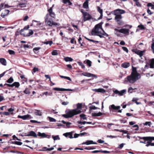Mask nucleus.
Here are the masks:
<instances>
[{
	"instance_id": "obj_14",
	"label": "nucleus",
	"mask_w": 154,
	"mask_h": 154,
	"mask_svg": "<svg viewBox=\"0 0 154 154\" xmlns=\"http://www.w3.org/2000/svg\"><path fill=\"white\" fill-rule=\"evenodd\" d=\"M74 131H71L69 132H67L63 134V135L66 137H69L70 139L73 138L72 134L74 133Z\"/></svg>"
},
{
	"instance_id": "obj_43",
	"label": "nucleus",
	"mask_w": 154,
	"mask_h": 154,
	"mask_svg": "<svg viewBox=\"0 0 154 154\" xmlns=\"http://www.w3.org/2000/svg\"><path fill=\"white\" fill-rule=\"evenodd\" d=\"M20 8H24L26 7V5L25 3H19L18 5V7Z\"/></svg>"
},
{
	"instance_id": "obj_47",
	"label": "nucleus",
	"mask_w": 154,
	"mask_h": 154,
	"mask_svg": "<svg viewBox=\"0 0 154 154\" xmlns=\"http://www.w3.org/2000/svg\"><path fill=\"white\" fill-rule=\"evenodd\" d=\"M102 30L103 32H101V34L103 35V36H105L106 37L108 36L109 35L108 34H107L103 30V29H101Z\"/></svg>"
},
{
	"instance_id": "obj_4",
	"label": "nucleus",
	"mask_w": 154,
	"mask_h": 154,
	"mask_svg": "<svg viewBox=\"0 0 154 154\" xmlns=\"http://www.w3.org/2000/svg\"><path fill=\"white\" fill-rule=\"evenodd\" d=\"M68 117L69 118H71L73 116L80 113L81 112V111H77V109H72L67 111Z\"/></svg>"
},
{
	"instance_id": "obj_49",
	"label": "nucleus",
	"mask_w": 154,
	"mask_h": 154,
	"mask_svg": "<svg viewBox=\"0 0 154 154\" xmlns=\"http://www.w3.org/2000/svg\"><path fill=\"white\" fill-rule=\"evenodd\" d=\"M60 77L62 78H64L69 81H71V79L69 77L65 76L62 75H60Z\"/></svg>"
},
{
	"instance_id": "obj_51",
	"label": "nucleus",
	"mask_w": 154,
	"mask_h": 154,
	"mask_svg": "<svg viewBox=\"0 0 154 154\" xmlns=\"http://www.w3.org/2000/svg\"><path fill=\"white\" fill-rule=\"evenodd\" d=\"M56 110H54L53 109H51L49 110V112L51 114V113H53L54 114H57L58 113L57 112H55Z\"/></svg>"
},
{
	"instance_id": "obj_40",
	"label": "nucleus",
	"mask_w": 154,
	"mask_h": 154,
	"mask_svg": "<svg viewBox=\"0 0 154 154\" xmlns=\"http://www.w3.org/2000/svg\"><path fill=\"white\" fill-rule=\"evenodd\" d=\"M96 149L95 146H89L88 147H85L84 148V149L87 150H91Z\"/></svg>"
},
{
	"instance_id": "obj_19",
	"label": "nucleus",
	"mask_w": 154,
	"mask_h": 154,
	"mask_svg": "<svg viewBox=\"0 0 154 154\" xmlns=\"http://www.w3.org/2000/svg\"><path fill=\"white\" fill-rule=\"evenodd\" d=\"M28 136H32L34 137H37V135L33 131H31L28 132V134L26 135Z\"/></svg>"
},
{
	"instance_id": "obj_7",
	"label": "nucleus",
	"mask_w": 154,
	"mask_h": 154,
	"mask_svg": "<svg viewBox=\"0 0 154 154\" xmlns=\"http://www.w3.org/2000/svg\"><path fill=\"white\" fill-rule=\"evenodd\" d=\"M120 108V106H116L114 104H112L109 107L110 111L112 112H114V110H119Z\"/></svg>"
},
{
	"instance_id": "obj_50",
	"label": "nucleus",
	"mask_w": 154,
	"mask_h": 154,
	"mask_svg": "<svg viewBox=\"0 0 154 154\" xmlns=\"http://www.w3.org/2000/svg\"><path fill=\"white\" fill-rule=\"evenodd\" d=\"M23 92L26 94H29L30 92L28 88H26V89L23 91Z\"/></svg>"
},
{
	"instance_id": "obj_54",
	"label": "nucleus",
	"mask_w": 154,
	"mask_h": 154,
	"mask_svg": "<svg viewBox=\"0 0 154 154\" xmlns=\"http://www.w3.org/2000/svg\"><path fill=\"white\" fill-rule=\"evenodd\" d=\"M97 11L100 13V14H103V10L99 6L97 7Z\"/></svg>"
},
{
	"instance_id": "obj_20",
	"label": "nucleus",
	"mask_w": 154,
	"mask_h": 154,
	"mask_svg": "<svg viewBox=\"0 0 154 154\" xmlns=\"http://www.w3.org/2000/svg\"><path fill=\"white\" fill-rule=\"evenodd\" d=\"M9 12L10 11L9 10L5 9L2 13L1 16L3 18H4L5 16L8 15Z\"/></svg>"
},
{
	"instance_id": "obj_11",
	"label": "nucleus",
	"mask_w": 154,
	"mask_h": 154,
	"mask_svg": "<svg viewBox=\"0 0 154 154\" xmlns=\"http://www.w3.org/2000/svg\"><path fill=\"white\" fill-rule=\"evenodd\" d=\"M53 90L54 91H72V90L71 89H65L63 88H53Z\"/></svg>"
},
{
	"instance_id": "obj_1",
	"label": "nucleus",
	"mask_w": 154,
	"mask_h": 154,
	"mask_svg": "<svg viewBox=\"0 0 154 154\" xmlns=\"http://www.w3.org/2000/svg\"><path fill=\"white\" fill-rule=\"evenodd\" d=\"M125 12V10L119 9H117L113 11V14L115 15L114 19L118 25L122 26L124 24V23L122 20V17L121 14Z\"/></svg>"
},
{
	"instance_id": "obj_3",
	"label": "nucleus",
	"mask_w": 154,
	"mask_h": 154,
	"mask_svg": "<svg viewBox=\"0 0 154 154\" xmlns=\"http://www.w3.org/2000/svg\"><path fill=\"white\" fill-rule=\"evenodd\" d=\"M138 76L135 75H132V74L129 75L125 79V80L127 79L130 83L131 84H133L138 79Z\"/></svg>"
},
{
	"instance_id": "obj_59",
	"label": "nucleus",
	"mask_w": 154,
	"mask_h": 154,
	"mask_svg": "<svg viewBox=\"0 0 154 154\" xmlns=\"http://www.w3.org/2000/svg\"><path fill=\"white\" fill-rule=\"evenodd\" d=\"M136 5L138 7H141L142 5L141 3L138 1L135 2Z\"/></svg>"
},
{
	"instance_id": "obj_18",
	"label": "nucleus",
	"mask_w": 154,
	"mask_h": 154,
	"mask_svg": "<svg viewBox=\"0 0 154 154\" xmlns=\"http://www.w3.org/2000/svg\"><path fill=\"white\" fill-rule=\"evenodd\" d=\"M126 90H123L121 91H120L116 90L114 91V92L116 94H118L120 96H122L126 92Z\"/></svg>"
},
{
	"instance_id": "obj_31",
	"label": "nucleus",
	"mask_w": 154,
	"mask_h": 154,
	"mask_svg": "<svg viewBox=\"0 0 154 154\" xmlns=\"http://www.w3.org/2000/svg\"><path fill=\"white\" fill-rule=\"evenodd\" d=\"M149 66L150 68H154V59H152L151 60Z\"/></svg>"
},
{
	"instance_id": "obj_25",
	"label": "nucleus",
	"mask_w": 154,
	"mask_h": 154,
	"mask_svg": "<svg viewBox=\"0 0 154 154\" xmlns=\"http://www.w3.org/2000/svg\"><path fill=\"white\" fill-rule=\"evenodd\" d=\"M130 66V64L128 62H125L122 63L121 66L123 68H126L129 67Z\"/></svg>"
},
{
	"instance_id": "obj_32",
	"label": "nucleus",
	"mask_w": 154,
	"mask_h": 154,
	"mask_svg": "<svg viewBox=\"0 0 154 154\" xmlns=\"http://www.w3.org/2000/svg\"><path fill=\"white\" fill-rule=\"evenodd\" d=\"M115 30V34L117 35L118 36H119L120 35V32H119V29H114Z\"/></svg>"
},
{
	"instance_id": "obj_38",
	"label": "nucleus",
	"mask_w": 154,
	"mask_h": 154,
	"mask_svg": "<svg viewBox=\"0 0 154 154\" xmlns=\"http://www.w3.org/2000/svg\"><path fill=\"white\" fill-rule=\"evenodd\" d=\"M14 81V79L12 77H10L8 80L6 81L7 83H11Z\"/></svg>"
},
{
	"instance_id": "obj_60",
	"label": "nucleus",
	"mask_w": 154,
	"mask_h": 154,
	"mask_svg": "<svg viewBox=\"0 0 154 154\" xmlns=\"http://www.w3.org/2000/svg\"><path fill=\"white\" fill-rule=\"evenodd\" d=\"M74 42L75 43V44H76V42L75 41V38H72L70 41V42L72 44H73L74 43Z\"/></svg>"
},
{
	"instance_id": "obj_34",
	"label": "nucleus",
	"mask_w": 154,
	"mask_h": 154,
	"mask_svg": "<svg viewBox=\"0 0 154 154\" xmlns=\"http://www.w3.org/2000/svg\"><path fill=\"white\" fill-rule=\"evenodd\" d=\"M64 60L66 62L68 61H72L73 60V59L70 57H66L64 58Z\"/></svg>"
},
{
	"instance_id": "obj_64",
	"label": "nucleus",
	"mask_w": 154,
	"mask_h": 154,
	"mask_svg": "<svg viewBox=\"0 0 154 154\" xmlns=\"http://www.w3.org/2000/svg\"><path fill=\"white\" fill-rule=\"evenodd\" d=\"M134 89L131 87H130L128 89V92L130 93H132V91Z\"/></svg>"
},
{
	"instance_id": "obj_10",
	"label": "nucleus",
	"mask_w": 154,
	"mask_h": 154,
	"mask_svg": "<svg viewBox=\"0 0 154 154\" xmlns=\"http://www.w3.org/2000/svg\"><path fill=\"white\" fill-rule=\"evenodd\" d=\"M83 17L84 21L90 20L91 18V15L87 12L85 13V14L83 15Z\"/></svg>"
},
{
	"instance_id": "obj_13",
	"label": "nucleus",
	"mask_w": 154,
	"mask_h": 154,
	"mask_svg": "<svg viewBox=\"0 0 154 154\" xmlns=\"http://www.w3.org/2000/svg\"><path fill=\"white\" fill-rule=\"evenodd\" d=\"M119 32H120V33L127 35L129 34V30L128 29L125 28L122 29H119Z\"/></svg>"
},
{
	"instance_id": "obj_53",
	"label": "nucleus",
	"mask_w": 154,
	"mask_h": 154,
	"mask_svg": "<svg viewBox=\"0 0 154 154\" xmlns=\"http://www.w3.org/2000/svg\"><path fill=\"white\" fill-rule=\"evenodd\" d=\"M80 117L82 119H86L87 118L86 117V116L84 114H82L80 115Z\"/></svg>"
},
{
	"instance_id": "obj_30",
	"label": "nucleus",
	"mask_w": 154,
	"mask_h": 154,
	"mask_svg": "<svg viewBox=\"0 0 154 154\" xmlns=\"http://www.w3.org/2000/svg\"><path fill=\"white\" fill-rule=\"evenodd\" d=\"M82 104L78 103L77 104V108L75 109H77V111H81L82 108Z\"/></svg>"
},
{
	"instance_id": "obj_56",
	"label": "nucleus",
	"mask_w": 154,
	"mask_h": 154,
	"mask_svg": "<svg viewBox=\"0 0 154 154\" xmlns=\"http://www.w3.org/2000/svg\"><path fill=\"white\" fill-rule=\"evenodd\" d=\"M89 109L90 110H92V109L95 110V109H98V108L97 107H96L95 106H93V105L92 106H90L89 107Z\"/></svg>"
},
{
	"instance_id": "obj_42",
	"label": "nucleus",
	"mask_w": 154,
	"mask_h": 154,
	"mask_svg": "<svg viewBox=\"0 0 154 154\" xmlns=\"http://www.w3.org/2000/svg\"><path fill=\"white\" fill-rule=\"evenodd\" d=\"M147 7H151V9H154V4H152L151 3H148L147 5Z\"/></svg>"
},
{
	"instance_id": "obj_24",
	"label": "nucleus",
	"mask_w": 154,
	"mask_h": 154,
	"mask_svg": "<svg viewBox=\"0 0 154 154\" xmlns=\"http://www.w3.org/2000/svg\"><path fill=\"white\" fill-rule=\"evenodd\" d=\"M11 87H13L15 86L16 88H18L20 86V83L17 82H15L11 85Z\"/></svg>"
},
{
	"instance_id": "obj_12",
	"label": "nucleus",
	"mask_w": 154,
	"mask_h": 154,
	"mask_svg": "<svg viewBox=\"0 0 154 154\" xmlns=\"http://www.w3.org/2000/svg\"><path fill=\"white\" fill-rule=\"evenodd\" d=\"M18 118L21 119L23 120H25L29 119H31L32 118V117H31L28 114L25 115L23 116L19 115L18 116Z\"/></svg>"
},
{
	"instance_id": "obj_46",
	"label": "nucleus",
	"mask_w": 154,
	"mask_h": 154,
	"mask_svg": "<svg viewBox=\"0 0 154 154\" xmlns=\"http://www.w3.org/2000/svg\"><path fill=\"white\" fill-rule=\"evenodd\" d=\"M52 137L53 139L54 140L60 139V138L58 135H56L55 136L52 135Z\"/></svg>"
},
{
	"instance_id": "obj_44",
	"label": "nucleus",
	"mask_w": 154,
	"mask_h": 154,
	"mask_svg": "<svg viewBox=\"0 0 154 154\" xmlns=\"http://www.w3.org/2000/svg\"><path fill=\"white\" fill-rule=\"evenodd\" d=\"M85 38L86 39H87V40H88V41H89L90 42H93L95 43H98L99 42L98 41H94V40H92V39H90L88 38H87L86 37H85Z\"/></svg>"
},
{
	"instance_id": "obj_41",
	"label": "nucleus",
	"mask_w": 154,
	"mask_h": 154,
	"mask_svg": "<svg viewBox=\"0 0 154 154\" xmlns=\"http://www.w3.org/2000/svg\"><path fill=\"white\" fill-rule=\"evenodd\" d=\"M91 62L88 60H86V64L89 66L90 67L91 65Z\"/></svg>"
},
{
	"instance_id": "obj_28",
	"label": "nucleus",
	"mask_w": 154,
	"mask_h": 154,
	"mask_svg": "<svg viewBox=\"0 0 154 154\" xmlns=\"http://www.w3.org/2000/svg\"><path fill=\"white\" fill-rule=\"evenodd\" d=\"M103 115V113L100 112H99L98 113H92V116H100Z\"/></svg>"
},
{
	"instance_id": "obj_9",
	"label": "nucleus",
	"mask_w": 154,
	"mask_h": 154,
	"mask_svg": "<svg viewBox=\"0 0 154 154\" xmlns=\"http://www.w3.org/2000/svg\"><path fill=\"white\" fill-rule=\"evenodd\" d=\"M82 75L84 76H87L88 77H94L95 78H97V75L88 72H85L83 73Z\"/></svg>"
},
{
	"instance_id": "obj_45",
	"label": "nucleus",
	"mask_w": 154,
	"mask_h": 154,
	"mask_svg": "<svg viewBox=\"0 0 154 154\" xmlns=\"http://www.w3.org/2000/svg\"><path fill=\"white\" fill-rule=\"evenodd\" d=\"M43 43L44 44H45L46 45H48L49 44L50 46H51L53 44V42L51 40L49 41L43 42Z\"/></svg>"
},
{
	"instance_id": "obj_55",
	"label": "nucleus",
	"mask_w": 154,
	"mask_h": 154,
	"mask_svg": "<svg viewBox=\"0 0 154 154\" xmlns=\"http://www.w3.org/2000/svg\"><path fill=\"white\" fill-rule=\"evenodd\" d=\"M48 118L49 119V120L50 122H56V119L53 118L49 117H48Z\"/></svg>"
},
{
	"instance_id": "obj_27",
	"label": "nucleus",
	"mask_w": 154,
	"mask_h": 154,
	"mask_svg": "<svg viewBox=\"0 0 154 154\" xmlns=\"http://www.w3.org/2000/svg\"><path fill=\"white\" fill-rule=\"evenodd\" d=\"M34 114L36 116H42V112L40 110H38L35 109V112H34Z\"/></svg>"
},
{
	"instance_id": "obj_63",
	"label": "nucleus",
	"mask_w": 154,
	"mask_h": 154,
	"mask_svg": "<svg viewBox=\"0 0 154 154\" xmlns=\"http://www.w3.org/2000/svg\"><path fill=\"white\" fill-rule=\"evenodd\" d=\"M122 48L123 49V50L126 52L127 53H128V48L125 47H122Z\"/></svg>"
},
{
	"instance_id": "obj_2",
	"label": "nucleus",
	"mask_w": 154,
	"mask_h": 154,
	"mask_svg": "<svg viewBox=\"0 0 154 154\" xmlns=\"http://www.w3.org/2000/svg\"><path fill=\"white\" fill-rule=\"evenodd\" d=\"M102 23H101L96 25L92 30L91 35H97L100 38L103 37L104 36L101 34V32L99 31L100 29H102Z\"/></svg>"
},
{
	"instance_id": "obj_37",
	"label": "nucleus",
	"mask_w": 154,
	"mask_h": 154,
	"mask_svg": "<svg viewBox=\"0 0 154 154\" xmlns=\"http://www.w3.org/2000/svg\"><path fill=\"white\" fill-rule=\"evenodd\" d=\"M143 124L145 126L148 125L149 127H150L152 123L151 122H146L145 123H143Z\"/></svg>"
},
{
	"instance_id": "obj_52",
	"label": "nucleus",
	"mask_w": 154,
	"mask_h": 154,
	"mask_svg": "<svg viewBox=\"0 0 154 154\" xmlns=\"http://www.w3.org/2000/svg\"><path fill=\"white\" fill-rule=\"evenodd\" d=\"M33 32L32 30H29V32L27 35V36H29L32 35L33 34Z\"/></svg>"
},
{
	"instance_id": "obj_22",
	"label": "nucleus",
	"mask_w": 154,
	"mask_h": 154,
	"mask_svg": "<svg viewBox=\"0 0 154 154\" xmlns=\"http://www.w3.org/2000/svg\"><path fill=\"white\" fill-rule=\"evenodd\" d=\"M91 144H97V143L96 142H94L93 140H87L85 142H83L82 143V144H86L87 145H88Z\"/></svg>"
},
{
	"instance_id": "obj_57",
	"label": "nucleus",
	"mask_w": 154,
	"mask_h": 154,
	"mask_svg": "<svg viewBox=\"0 0 154 154\" xmlns=\"http://www.w3.org/2000/svg\"><path fill=\"white\" fill-rule=\"evenodd\" d=\"M138 27L140 28V29L143 30L145 28L144 26L142 24H140L138 26Z\"/></svg>"
},
{
	"instance_id": "obj_5",
	"label": "nucleus",
	"mask_w": 154,
	"mask_h": 154,
	"mask_svg": "<svg viewBox=\"0 0 154 154\" xmlns=\"http://www.w3.org/2000/svg\"><path fill=\"white\" fill-rule=\"evenodd\" d=\"M147 140H148L147 144L146 145V146L148 147L150 146H154V143H152V140H154V137H147Z\"/></svg>"
},
{
	"instance_id": "obj_33",
	"label": "nucleus",
	"mask_w": 154,
	"mask_h": 154,
	"mask_svg": "<svg viewBox=\"0 0 154 154\" xmlns=\"http://www.w3.org/2000/svg\"><path fill=\"white\" fill-rule=\"evenodd\" d=\"M138 100V99L137 98H133L132 99V101L135 102V103L137 104V105H139V104H141V103L140 102H138L137 101V100Z\"/></svg>"
},
{
	"instance_id": "obj_8",
	"label": "nucleus",
	"mask_w": 154,
	"mask_h": 154,
	"mask_svg": "<svg viewBox=\"0 0 154 154\" xmlns=\"http://www.w3.org/2000/svg\"><path fill=\"white\" fill-rule=\"evenodd\" d=\"M54 6V5H53L52 7L48 10L49 15L53 18H54L55 17V14L54 13L53 11V8Z\"/></svg>"
},
{
	"instance_id": "obj_15",
	"label": "nucleus",
	"mask_w": 154,
	"mask_h": 154,
	"mask_svg": "<svg viewBox=\"0 0 154 154\" xmlns=\"http://www.w3.org/2000/svg\"><path fill=\"white\" fill-rule=\"evenodd\" d=\"M38 135L39 137H42L43 138H50L51 137V136L46 134L45 133H41L40 132L38 133Z\"/></svg>"
},
{
	"instance_id": "obj_58",
	"label": "nucleus",
	"mask_w": 154,
	"mask_h": 154,
	"mask_svg": "<svg viewBox=\"0 0 154 154\" xmlns=\"http://www.w3.org/2000/svg\"><path fill=\"white\" fill-rule=\"evenodd\" d=\"M8 52L10 54L14 55L15 54L14 51L13 50H8Z\"/></svg>"
},
{
	"instance_id": "obj_6",
	"label": "nucleus",
	"mask_w": 154,
	"mask_h": 154,
	"mask_svg": "<svg viewBox=\"0 0 154 154\" xmlns=\"http://www.w3.org/2000/svg\"><path fill=\"white\" fill-rule=\"evenodd\" d=\"M132 52L135 53L136 54L138 55L140 57H142L143 55V53L145 52V51H142L137 49H132Z\"/></svg>"
},
{
	"instance_id": "obj_39",
	"label": "nucleus",
	"mask_w": 154,
	"mask_h": 154,
	"mask_svg": "<svg viewBox=\"0 0 154 154\" xmlns=\"http://www.w3.org/2000/svg\"><path fill=\"white\" fill-rule=\"evenodd\" d=\"M51 54L53 55H57L58 54V51L56 50H54L51 52Z\"/></svg>"
},
{
	"instance_id": "obj_29",
	"label": "nucleus",
	"mask_w": 154,
	"mask_h": 154,
	"mask_svg": "<svg viewBox=\"0 0 154 154\" xmlns=\"http://www.w3.org/2000/svg\"><path fill=\"white\" fill-rule=\"evenodd\" d=\"M61 122L66 125V126L67 128H69L70 127V125L72 124V123L70 122H66L64 120H62Z\"/></svg>"
},
{
	"instance_id": "obj_26",
	"label": "nucleus",
	"mask_w": 154,
	"mask_h": 154,
	"mask_svg": "<svg viewBox=\"0 0 154 154\" xmlns=\"http://www.w3.org/2000/svg\"><path fill=\"white\" fill-rule=\"evenodd\" d=\"M0 63L4 66L6 65V60L4 58H0Z\"/></svg>"
},
{
	"instance_id": "obj_35",
	"label": "nucleus",
	"mask_w": 154,
	"mask_h": 154,
	"mask_svg": "<svg viewBox=\"0 0 154 154\" xmlns=\"http://www.w3.org/2000/svg\"><path fill=\"white\" fill-rule=\"evenodd\" d=\"M83 7L85 8H87L88 7V2L86 1L83 4Z\"/></svg>"
},
{
	"instance_id": "obj_17",
	"label": "nucleus",
	"mask_w": 154,
	"mask_h": 154,
	"mask_svg": "<svg viewBox=\"0 0 154 154\" xmlns=\"http://www.w3.org/2000/svg\"><path fill=\"white\" fill-rule=\"evenodd\" d=\"M90 153H109L110 152L106 150H94L91 152H88Z\"/></svg>"
},
{
	"instance_id": "obj_48",
	"label": "nucleus",
	"mask_w": 154,
	"mask_h": 154,
	"mask_svg": "<svg viewBox=\"0 0 154 154\" xmlns=\"http://www.w3.org/2000/svg\"><path fill=\"white\" fill-rule=\"evenodd\" d=\"M38 70L39 69L38 68L34 67L32 70V73L33 74L34 73H35L36 72L38 71Z\"/></svg>"
},
{
	"instance_id": "obj_61",
	"label": "nucleus",
	"mask_w": 154,
	"mask_h": 154,
	"mask_svg": "<svg viewBox=\"0 0 154 154\" xmlns=\"http://www.w3.org/2000/svg\"><path fill=\"white\" fill-rule=\"evenodd\" d=\"M138 137L139 139H143V140H147V137H141L140 136H138Z\"/></svg>"
},
{
	"instance_id": "obj_23",
	"label": "nucleus",
	"mask_w": 154,
	"mask_h": 154,
	"mask_svg": "<svg viewBox=\"0 0 154 154\" xmlns=\"http://www.w3.org/2000/svg\"><path fill=\"white\" fill-rule=\"evenodd\" d=\"M132 71L131 73V74L132 75H135L137 76H140V74L138 73L136 70V68H134L133 66H132Z\"/></svg>"
},
{
	"instance_id": "obj_21",
	"label": "nucleus",
	"mask_w": 154,
	"mask_h": 154,
	"mask_svg": "<svg viewBox=\"0 0 154 154\" xmlns=\"http://www.w3.org/2000/svg\"><path fill=\"white\" fill-rule=\"evenodd\" d=\"M93 90L96 92H100L102 93H104L105 92V90L103 88L93 89Z\"/></svg>"
},
{
	"instance_id": "obj_62",
	"label": "nucleus",
	"mask_w": 154,
	"mask_h": 154,
	"mask_svg": "<svg viewBox=\"0 0 154 154\" xmlns=\"http://www.w3.org/2000/svg\"><path fill=\"white\" fill-rule=\"evenodd\" d=\"M78 63L79 65L83 69H84L85 68V65L82 63L81 62H79Z\"/></svg>"
},
{
	"instance_id": "obj_36",
	"label": "nucleus",
	"mask_w": 154,
	"mask_h": 154,
	"mask_svg": "<svg viewBox=\"0 0 154 154\" xmlns=\"http://www.w3.org/2000/svg\"><path fill=\"white\" fill-rule=\"evenodd\" d=\"M29 28V25L26 26H25V27L23 29H21L20 31V32L21 34H22V33L24 31V30H27Z\"/></svg>"
},
{
	"instance_id": "obj_16",
	"label": "nucleus",
	"mask_w": 154,
	"mask_h": 154,
	"mask_svg": "<svg viewBox=\"0 0 154 154\" xmlns=\"http://www.w3.org/2000/svg\"><path fill=\"white\" fill-rule=\"evenodd\" d=\"M48 14H47L45 18V21L47 23L48 25L50 26H53V21H51L50 19L49 20H48Z\"/></svg>"
}]
</instances>
